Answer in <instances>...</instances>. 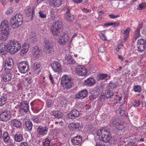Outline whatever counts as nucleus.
<instances>
[{
  "instance_id": "nucleus-46",
  "label": "nucleus",
  "mask_w": 146,
  "mask_h": 146,
  "mask_svg": "<svg viewBox=\"0 0 146 146\" xmlns=\"http://www.w3.org/2000/svg\"><path fill=\"white\" fill-rule=\"evenodd\" d=\"M27 9H28L27 13H28L29 15H30V14L31 13L33 14L34 8L33 7L29 6L27 7Z\"/></svg>"
},
{
  "instance_id": "nucleus-61",
  "label": "nucleus",
  "mask_w": 146,
  "mask_h": 146,
  "mask_svg": "<svg viewBox=\"0 0 146 146\" xmlns=\"http://www.w3.org/2000/svg\"><path fill=\"white\" fill-rule=\"evenodd\" d=\"M49 79L50 80L51 82L52 83V84H54V81L53 80V77H52V76H51V74H50L49 75Z\"/></svg>"
},
{
  "instance_id": "nucleus-14",
  "label": "nucleus",
  "mask_w": 146,
  "mask_h": 146,
  "mask_svg": "<svg viewBox=\"0 0 146 146\" xmlns=\"http://www.w3.org/2000/svg\"><path fill=\"white\" fill-rule=\"evenodd\" d=\"M88 94L87 90H84L78 92L76 95V98L77 99H83Z\"/></svg>"
},
{
  "instance_id": "nucleus-38",
  "label": "nucleus",
  "mask_w": 146,
  "mask_h": 146,
  "mask_svg": "<svg viewBox=\"0 0 146 146\" xmlns=\"http://www.w3.org/2000/svg\"><path fill=\"white\" fill-rule=\"evenodd\" d=\"M41 66V64L40 62H35L33 65V69L35 71L38 69Z\"/></svg>"
},
{
  "instance_id": "nucleus-4",
  "label": "nucleus",
  "mask_w": 146,
  "mask_h": 146,
  "mask_svg": "<svg viewBox=\"0 0 146 146\" xmlns=\"http://www.w3.org/2000/svg\"><path fill=\"white\" fill-rule=\"evenodd\" d=\"M61 84L64 89H68L72 87L73 83L71 78L65 75L61 78Z\"/></svg>"
},
{
  "instance_id": "nucleus-42",
  "label": "nucleus",
  "mask_w": 146,
  "mask_h": 146,
  "mask_svg": "<svg viewBox=\"0 0 146 146\" xmlns=\"http://www.w3.org/2000/svg\"><path fill=\"white\" fill-rule=\"evenodd\" d=\"M7 99L4 97H2L0 98V106H2L5 104L7 102Z\"/></svg>"
},
{
  "instance_id": "nucleus-20",
  "label": "nucleus",
  "mask_w": 146,
  "mask_h": 146,
  "mask_svg": "<svg viewBox=\"0 0 146 146\" xmlns=\"http://www.w3.org/2000/svg\"><path fill=\"white\" fill-rule=\"evenodd\" d=\"M48 129L47 127H43L40 126L38 127L37 131L39 135H43L47 134L48 131Z\"/></svg>"
},
{
  "instance_id": "nucleus-54",
  "label": "nucleus",
  "mask_w": 146,
  "mask_h": 146,
  "mask_svg": "<svg viewBox=\"0 0 146 146\" xmlns=\"http://www.w3.org/2000/svg\"><path fill=\"white\" fill-rule=\"evenodd\" d=\"M32 120L36 123H38L39 121V118L36 116H34L32 117Z\"/></svg>"
},
{
  "instance_id": "nucleus-40",
  "label": "nucleus",
  "mask_w": 146,
  "mask_h": 146,
  "mask_svg": "<svg viewBox=\"0 0 146 146\" xmlns=\"http://www.w3.org/2000/svg\"><path fill=\"white\" fill-rule=\"evenodd\" d=\"M99 94L98 92H96L95 91H93L92 95L90 96V98L92 100H94Z\"/></svg>"
},
{
  "instance_id": "nucleus-47",
  "label": "nucleus",
  "mask_w": 146,
  "mask_h": 146,
  "mask_svg": "<svg viewBox=\"0 0 146 146\" xmlns=\"http://www.w3.org/2000/svg\"><path fill=\"white\" fill-rule=\"evenodd\" d=\"M133 89L135 92H139L141 91V87L139 85H136L134 87Z\"/></svg>"
},
{
  "instance_id": "nucleus-33",
  "label": "nucleus",
  "mask_w": 146,
  "mask_h": 146,
  "mask_svg": "<svg viewBox=\"0 0 146 146\" xmlns=\"http://www.w3.org/2000/svg\"><path fill=\"white\" fill-rule=\"evenodd\" d=\"M109 85L110 87V89H115L117 86V82H113L111 81L109 83Z\"/></svg>"
},
{
  "instance_id": "nucleus-34",
  "label": "nucleus",
  "mask_w": 146,
  "mask_h": 146,
  "mask_svg": "<svg viewBox=\"0 0 146 146\" xmlns=\"http://www.w3.org/2000/svg\"><path fill=\"white\" fill-rule=\"evenodd\" d=\"M113 94L114 93L112 90H110L109 88V90L107 91L105 93V96L107 98H109L113 96Z\"/></svg>"
},
{
  "instance_id": "nucleus-45",
  "label": "nucleus",
  "mask_w": 146,
  "mask_h": 146,
  "mask_svg": "<svg viewBox=\"0 0 146 146\" xmlns=\"http://www.w3.org/2000/svg\"><path fill=\"white\" fill-rule=\"evenodd\" d=\"M50 141L48 138L44 140L43 144L44 146H50Z\"/></svg>"
},
{
  "instance_id": "nucleus-50",
  "label": "nucleus",
  "mask_w": 146,
  "mask_h": 146,
  "mask_svg": "<svg viewBox=\"0 0 146 146\" xmlns=\"http://www.w3.org/2000/svg\"><path fill=\"white\" fill-rule=\"evenodd\" d=\"M145 44V41L143 39H140L138 40L137 45H139V44Z\"/></svg>"
},
{
  "instance_id": "nucleus-28",
  "label": "nucleus",
  "mask_w": 146,
  "mask_h": 146,
  "mask_svg": "<svg viewBox=\"0 0 146 146\" xmlns=\"http://www.w3.org/2000/svg\"><path fill=\"white\" fill-rule=\"evenodd\" d=\"M86 85L91 86L94 85L96 83V81L93 78H90L87 79L85 81Z\"/></svg>"
},
{
  "instance_id": "nucleus-44",
  "label": "nucleus",
  "mask_w": 146,
  "mask_h": 146,
  "mask_svg": "<svg viewBox=\"0 0 146 146\" xmlns=\"http://www.w3.org/2000/svg\"><path fill=\"white\" fill-rule=\"evenodd\" d=\"M108 76V75L106 74H100L97 76L98 79V80L100 79H104L105 78Z\"/></svg>"
},
{
  "instance_id": "nucleus-29",
  "label": "nucleus",
  "mask_w": 146,
  "mask_h": 146,
  "mask_svg": "<svg viewBox=\"0 0 146 146\" xmlns=\"http://www.w3.org/2000/svg\"><path fill=\"white\" fill-rule=\"evenodd\" d=\"M3 141L6 143H8L11 142L10 137L7 132L4 133L3 135Z\"/></svg>"
},
{
  "instance_id": "nucleus-12",
  "label": "nucleus",
  "mask_w": 146,
  "mask_h": 146,
  "mask_svg": "<svg viewBox=\"0 0 146 146\" xmlns=\"http://www.w3.org/2000/svg\"><path fill=\"white\" fill-rule=\"evenodd\" d=\"M51 67L55 72L60 73L62 68L61 65L58 62L54 61L51 64Z\"/></svg>"
},
{
  "instance_id": "nucleus-25",
  "label": "nucleus",
  "mask_w": 146,
  "mask_h": 146,
  "mask_svg": "<svg viewBox=\"0 0 146 146\" xmlns=\"http://www.w3.org/2000/svg\"><path fill=\"white\" fill-rule=\"evenodd\" d=\"M76 69L77 73H87L86 68L83 65L76 66Z\"/></svg>"
},
{
  "instance_id": "nucleus-37",
  "label": "nucleus",
  "mask_w": 146,
  "mask_h": 146,
  "mask_svg": "<svg viewBox=\"0 0 146 146\" xmlns=\"http://www.w3.org/2000/svg\"><path fill=\"white\" fill-rule=\"evenodd\" d=\"M140 29L138 27H137L136 30L135 31L134 33V39L135 40H136L137 38H138L140 35Z\"/></svg>"
},
{
  "instance_id": "nucleus-16",
  "label": "nucleus",
  "mask_w": 146,
  "mask_h": 146,
  "mask_svg": "<svg viewBox=\"0 0 146 146\" xmlns=\"http://www.w3.org/2000/svg\"><path fill=\"white\" fill-rule=\"evenodd\" d=\"M29 44L28 43L25 42L23 44L22 49L20 52L21 56H23L27 53L29 50Z\"/></svg>"
},
{
  "instance_id": "nucleus-36",
  "label": "nucleus",
  "mask_w": 146,
  "mask_h": 146,
  "mask_svg": "<svg viewBox=\"0 0 146 146\" xmlns=\"http://www.w3.org/2000/svg\"><path fill=\"white\" fill-rule=\"evenodd\" d=\"M11 79V74H4L3 77V79L5 81H8Z\"/></svg>"
},
{
  "instance_id": "nucleus-64",
  "label": "nucleus",
  "mask_w": 146,
  "mask_h": 146,
  "mask_svg": "<svg viewBox=\"0 0 146 146\" xmlns=\"http://www.w3.org/2000/svg\"><path fill=\"white\" fill-rule=\"evenodd\" d=\"M95 146H105L103 144H101L100 142H98L96 143Z\"/></svg>"
},
{
  "instance_id": "nucleus-62",
  "label": "nucleus",
  "mask_w": 146,
  "mask_h": 146,
  "mask_svg": "<svg viewBox=\"0 0 146 146\" xmlns=\"http://www.w3.org/2000/svg\"><path fill=\"white\" fill-rule=\"evenodd\" d=\"M105 97H106L105 96V95H101L100 96V100L101 101H103L104 100Z\"/></svg>"
},
{
  "instance_id": "nucleus-10",
  "label": "nucleus",
  "mask_w": 146,
  "mask_h": 146,
  "mask_svg": "<svg viewBox=\"0 0 146 146\" xmlns=\"http://www.w3.org/2000/svg\"><path fill=\"white\" fill-rule=\"evenodd\" d=\"M68 127L69 129L72 131L75 130L78 131L83 128V125L82 123L73 122L69 124Z\"/></svg>"
},
{
  "instance_id": "nucleus-11",
  "label": "nucleus",
  "mask_w": 146,
  "mask_h": 146,
  "mask_svg": "<svg viewBox=\"0 0 146 146\" xmlns=\"http://www.w3.org/2000/svg\"><path fill=\"white\" fill-rule=\"evenodd\" d=\"M18 67L21 73H26L29 70V66L27 62L19 63Z\"/></svg>"
},
{
  "instance_id": "nucleus-21",
  "label": "nucleus",
  "mask_w": 146,
  "mask_h": 146,
  "mask_svg": "<svg viewBox=\"0 0 146 146\" xmlns=\"http://www.w3.org/2000/svg\"><path fill=\"white\" fill-rule=\"evenodd\" d=\"M9 44V41L6 44L2 43L0 44V53L4 52L7 50L10 52V47Z\"/></svg>"
},
{
  "instance_id": "nucleus-6",
  "label": "nucleus",
  "mask_w": 146,
  "mask_h": 146,
  "mask_svg": "<svg viewBox=\"0 0 146 146\" xmlns=\"http://www.w3.org/2000/svg\"><path fill=\"white\" fill-rule=\"evenodd\" d=\"M69 40V34L67 31H66L63 33L62 35L59 37L58 42L61 45H64Z\"/></svg>"
},
{
  "instance_id": "nucleus-24",
  "label": "nucleus",
  "mask_w": 146,
  "mask_h": 146,
  "mask_svg": "<svg viewBox=\"0 0 146 146\" xmlns=\"http://www.w3.org/2000/svg\"><path fill=\"white\" fill-rule=\"evenodd\" d=\"M65 60L69 64H72L76 63L72 56L70 54L66 55L65 56Z\"/></svg>"
},
{
  "instance_id": "nucleus-5",
  "label": "nucleus",
  "mask_w": 146,
  "mask_h": 146,
  "mask_svg": "<svg viewBox=\"0 0 146 146\" xmlns=\"http://www.w3.org/2000/svg\"><path fill=\"white\" fill-rule=\"evenodd\" d=\"M62 25V23L59 21L53 23L50 28V29L54 35L57 36L59 35Z\"/></svg>"
},
{
  "instance_id": "nucleus-22",
  "label": "nucleus",
  "mask_w": 146,
  "mask_h": 146,
  "mask_svg": "<svg viewBox=\"0 0 146 146\" xmlns=\"http://www.w3.org/2000/svg\"><path fill=\"white\" fill-rule=\"evenodd\" d=\"M79 115V111L76 110H73L68 115V117L72 119L76 118L78 117Z\"/></svg>"
},
{
  "instance_id": "nucleus-9",
  "label": "nucleus",
  "mask_w": 146,
  "mask_h": 146,
  "mask_svg": "<svg viewBox=\"0 0 146 146\" xmlns=\"http://www.w3.org/2000/svg\"><path fill=\"white\" fill-rule=\"evenodd\" d=\"M13 60L10 58L6 59L5 65V70L6 73H9L13 67Z\"/></svg>"
},
{
  "instance_id": "nucleus-63",
  "label": "nucleus",
  "mask_w": 146,
  "mask_h": 146,
  "mask_svg": "<svg viewBox=\"0 0 146 146\" xmlns=\"http://www.w3.org/2000/svg\"><path fill=\"white\" fill-rule=\"evenodd\" d=\"M81 1L82 4L84 5H86L88 2V0H81Z\"/></svg>"
},
{
  "instance_id": "nucleus-23",
  "label": "nucleus",
  "mask_w": 146,
  "mask_h": 146,
  "mask_svg": "<svg viewBox=\"0 0 146 146\" xmlns=\"http://www.w3.org/2000/svg\"><path fill=\"white\" fill-rule=\"evenodd\" d=\"M9 33V31H3L0 34V40L3 41H6Z\"/></svg>"
},
{
  "instance_id": "nucleus-57",
  "label": "nucleus",
  "mask_w": 146,
  "mask_h": 146,
  "mask_svg": "<svg viewBox=\"0 0 146 146\" xmlns=\"http://www.w3.org/2000/svg\"><path fill=\"white\" fill-rule=\"evenodd\" d=\"M139 7H140V9H144L145 7H146V3H142L139 5Z\"/></svg>"
},
{
  "instance_id": "nucleus-30",
  "label": "nucleus",
  "mask_w": 146,
  "mask_h": 146,
  "mask_svg": "<svg viewBox=\"0 0 146 146\" xmlns=\"http://www.w3.org/2000/svg\"><path fill=\"white\" fill-rule=\"evenodd\" d=\"M25 123L27 129L29 131H31L33 125L31 121L29 120H28L25 121Z\"/></svg>"
},
{
  "instance_id": "nucleus-2",
  "label": "nucleus",
  "mask_w": 146,
  "mask_h": 146,
  "mask_svg": "<svg viewBox=\"0 0 146 146\" xmlns=\"http://www.w3.org/2000/svg\"><path fill=\"white\" fill-rule=\"evenodd\" d=\"M23 16L21 14H17L11 19L10 24L13 29L17 28L23 24Z\"/></svg>"
},
{
  "instance_id": "nucleus-27",
  "label": "nucleus",
  "mask_w": 146,
  "mask_h": 146,
  "mask_svg": "<svg viewBox=\"0 0 146 146\" xmlns=\"http://www.w3.org/2000/svg\"><path fill=\"white\" fill-rule=\"evenodd\" d=\"M12 125L17 128H19L21 126V123L19 119H13L11 121Z\"/></svg>"
},
{
  "instance_id": "nucleus-17",
  "label": "nucleus",
  "mask_w": 146,
  "mask_h": 146,
  "mask_svg": "<svg viewBox=\"0 0 146 146\" xmlns=\"http://www.w3.org/2000/svg\"><path fill=\"white\" fill-rule=\"evenodd\" d=\"M64 19L70 22H72L74 20V15L70 14V9L68 8L66 11L65 12L64 16Z\"/></svg>"
},
{
  "instance_id": "nucleus-26",
  "label": "nucleus",
  "mask_w": 146,
  "mask_h": 146,
  "mask_svg": "<svg viewBox=\"0 0 146 146\" xmlns=\"http://www.w3.org/2000/svg\"><path fill=\"white\" fill-rule=\"evenodd\" d=\"M82 140V137L79 136L74 137L71 141L74 145H78L81 143Z\"/></svg>"
},
{
  "instance_id": "nucleus-59",
  "label": "nucleus",
  "mask_w": 146,
  "mask_h": 146,
  "mask_svg": "<svg viewBox=\"0 0 146 146\" xmlns=\"http://www.w3.org/2000/svg\"><path fill=\"white\" fill-rule=\"evenodd\" d=\"M123 47V45L122 44H119L117 48H116V50L117 51H119V50L122 48Z\"/></svg>"
},
{
  "instance_id": "nucleus-49",
  "label": "nucleus",
  "mask_w": 146,
  "mask_h": 146,
  "mask_svg": "<svg viewBox=\"0 0 146 146\" xmlns=\"http://www.w3.org/2000/svg\"><path fill=\"white\" fill-rule=\"evenodd\" d=\"M53 115L55 117L60 118L61 117V115L60 114V112L58 111H55L53 112Z\"/></svg>"
},
{
  "instance_id": "nucleus-55",
  "label": "nucleus",
  "mask_w": 146,
  "mask_h": 146,
  "mask_svg": "<svg viewBox=\"0 0 146 146\" xmlns=\"http://www.w3.org/2000/svg\"><path fill=\"white\" fill-rule=\"evenodd\" d=\"M39 14L40 17L42 18H45L46 17V15L45 14H43L41 11L39 12Z\"/></svg>"
},
{
  "instance_id": "nucleus-53",
  "label": "nucleus",
  "mask_w": 146,
  "mask_h": 146,
  "mask_svg": "<svg viewBox=\"0 0 146 146\" xmlns=\"http://www.w3.org/2000/svg\"><path fill=\"white\" fill-rule=\"evenodd\" d=\"M106 48L104 46L100 47L98 49V52H105L106 51Z\"/></svg>"
},
{
  "instance_id": "nucleus-35",
  "label": "nucleus",
  "mask_w": 146,
  "mask_h": 146,
  "mask_svg": "<svg viewBox=\"0 0 146 146\" xmlns=\"http://www.w3.org/2000/svg\"><path fill=\"white\" fill-rule=\"evenodd\" d=\"M117 113H119L121 116H123L125 114V111L123 109L122 105H121L118 109L116 111Z\"/></svg>"
},
{
  "instance_id": "nucleus-60",
  "label": "nucleus",
  "mask_w": 146,
  "mask_h": 146,
  "mask_svg": "<svg viewBox=\"0 0 146 146\" xmlns=\"http://www.w3.org/2000/svg\"><path fill=\"white\" fill-rule=\"evenodd\" d=\"M20 144V146H29L28 144L26 142H21Z\"/></svg>"
},
{
  "instance_id": "nucleus-1",
  "label": "nucleus",
  "mask_w": 146,
  "mask_h": 146,
  "mask_svg": "<svg viewBox=\"0 0 146 146\" xmlns=\"http://www.w3.org/2000/svg\"><path fill=\"white\" fill-rule=\"evenodd\" d=\"M97 134L100 141L107 143L109 142L112 145L115 143V138L112 137L107 129L102 127L98 130Z\"/></svg>"
},
{
  "instance_id": "nucleus-7",
  "label": "nucleus",
  "mask_w": 146,
  "mask_h": 146,
  "mask_svg": "<svg viewBox=\"0 0 146 146\" xmlns=\"http://www.w3.org/2000/svg\"><path fill=\"white\" fill-rule=\"evenodd\" d=\"M32 55L35 59H38L41 58L42 56V51L41 49L38 46H34L32 51Z\"/></svg>"
},
{
  "instance_id": "nucleus-48",
  "label": "nucleus",
  "mask_w": 146,
  "mask_h": 146,
  "mask_svg": "<svg viewBox=\"0 0 146 146\" xmlns=\"http://www.w3.org/2000/svg\"><path fill=\"white\" fill-rule=\"evenodd\" d=\"M133 106L135 107H138L140 105V101L138 100H135L133 103Z\"/></svg>"
},
{
  "instance_id": "nucleus-32",
  "label": "nucleus",
  "mask_w": 146,
  "mask_h": 146,
  "mask_svg": "<svg viewBox=\"0 0 146 146\" xmlns=\"http://www.w3.org/2000/svg\"><path fill=\"white\" fill-rule=\"evenodd\" d=\"M51 2L56 7H58L62 4L61 0H52Z\"/></svg>"
},
{
  "instance_id": "nucleus-52",
  "label": "nucleus",
  "mask_w": 146,
  "mask_h": 146,
  "mask_svg": "<svg viewBox=\"0 0 146 146\" xmlns=\"http://www.w3.org/2000/svg\"><path fill=\"white\" fill-rule=\"evenodd\" d=\"M119 25V23L118 21L111 23V26H112V27L113 28L117 27Z\"/></svg>"
},
{
  "instance_id": "nucleus-18",
  "label": "nucleus",
  "mask_w": 146,
  "mask_h": 146,
  "mask_svg": "<svg viewBox=\"0 0 146 146\" xmlns=\"http://www.w3.org/2000/svg\"><path fill=\"white\" fill-rule=\"evenodd\" d=\"M130 31V28L129 27L127 28L125 30H121V33L123 37L124 43L126 42L128 38Z\"/></svg>"
},
{
  "instance_id": "nucleus-13",
  "label": "nucleus",
  "mask_w": 146,
  "mask_h": 146,
  "mask_svg": "<svg viewBox=\"0 0 146 146\" xmlns=\"http://www.w3.org/2000/svg\"><path fill=\"white\" fill-rule=\"evenodd\" d=\"M21 110H23L25 112H27L29 110L28 103L26 101H23L20 103L19 107Z\"/></svg>"
},
{
  "instance_id": "nucleus-3",
  "label": "nucleus",
  "mask_w": 146,
  "mask_h": 146,
  "mask_svg": "<svg viewBox=\"0 0 146 146\" xmlns=\"http://www.w3.org/2000/svg\"><path fill=\"white\" fill-rule=\"evenodd\" d=\"M9 44L10 47V52L11 54L17 52L21 47L20 43L15 39L9 40Z\"/></svg>"
},
{
  "instance_id": "nucleus-39",
  "label": "nucleus",
  "mask_w": 146,
  "mask_h": 146,
  "mask_svg": "<svg viewBox=\"0 0 146 146\" xmlns=\"http://www.w3.org/2000/svg\"><path fill=\"white\" fill-rule=\"evenodd\" d=\"M145 44H142V45L139 44V45H137V50L140 52H141L143 51L144 50L145 47Z\"/></svg>"
},
{
  "instance_id": "nucleus-58",
  "label": "nucleus",
  "mask_w": 146,
  "mask_h": 146,
  "mask_svg": "<svg viewBox=\"0 0 146 146\" xmlns=\"http://www.w3.org/2000/svg\"><path fill=\"white\" fill-rule=\"evenodd\" d=\"M109 17L111 18L114 19L117 18L119 17V16L114 15L113 14H110L109 15Z\"/></svg>"
},
{
  "instance_id": "nucleus-8",
  "label": "nucleus",
  "mask_w": 146,
  "mask_h": 146,
  "mask_svg": "<svg viewBox=\"0 0 146 146\" xmlns=\"http://www.w3.org/2000/svg\"><path fill=\"white\" fill-rule=\"evenodd\" d=\"M44 50L47 54L51 55L54 51L53 44L49 42H46L44 46Z\"/></svg>"
},
{
  "instance_id": "nucleus-19",
  "label": "nucleus",
  "mask_w": 146,
  "mask_h": 146,
  "mask_svg": "<svg viewBox=\"0 0 146 146\" xmlns=\"http://www.w3.org/2000/svg\"><path fill=\"white\" fill-rule=\"evenodd\" d=\"M8 23L7 21H4L1 22L0 25V31H9Z\"/></svg>"
},
{
  "instance_id": "nucleus-51",
  "label": "nucleus",
  "mask_w": 146,
  "mask_h": 146,
  "mask_svg": "<svg viewBox=\"0 0 146 146\" xmlns=\"http://www.w3.org/2000/svg\"><path fill=\"white\" fill-rule=\"evenodd\" d=\"M99 36L103 40H106V38L105 35L104 34L102 33H100L99 34Z\"/></svg>"
},
{
  "instance_id": "nucleus-41",
  "label": "nucleus",
  "mask_w": 146,
  "mask_h": 146,
  "mask_svg": "<svg viewBox=\"0 0 146 146\" xmlns=\"http://www.w3.org/2000/svg\"><path fill=\"white\" fill-rule=\"evenodd\" d=\"M95 90L93 91H95L96 92H98V94H99V93L102 91L103 89V87L101 86L100 85H97L96 88Z\"/></svg>"
},
{
  "instance_id": "nucleus-43",
  "label": "nucleus",
  "mask_w": 146,
  "mask_h": 146,
  "mask_svg": "<svg viewBox=\"0 0 146 146\" xmlns=\"http://www.w3.org/2000/svg\"><path fill=\"white\" fill-rule=\"evenodd\" d=\"M14 12L13 8L12 7H10L5 11V14L7 15H10Z\"/></svg>"
},
{
  "instance_id": "nucleus-56",
  "label": "nucleus",
  "mask_w": 146,
  "mask_h": 146,
  "mask_svg": "<svg viewBox=\"0 0 146 146\" xmlns=\"http://www.w3.org/2000/svg\"><path fill=\"white\" fill-rule=\"evenodd\" d=\"M81 10L84 13H87L90 11V10L84 7H83L81 8Z\"/></svg>"
},
{
  "instance_id": "nucleus-31",
  "label": "nucleus",
  "mask_w": 146,
  "mask_h": 146,
  "mask_svg": "<svg viewBox=\"0 0 146 146\" xmlns=\"http://www.w3.org/2000/svg\"><path fill=\"white\" fill-rule=\"evenodd\" d=\"M23 139V136L21 134H16L14 135V140L18 142H20Z\"/></svg>"
},
{
  "instance_id": "nucleus-15",
  "label": "nucleus",
  "mask_w": 146,
  "mask_h": 146,
  "mask_svg": "<svg viewBox=\"0 0 146 146\" xmlns=\"http://www.w3.org/2000/svg\"><path fill=\"white\" fill-rule=\"evenodd\" d=\"M10 112L9 111H3L0 114V119L3 121H7L10 118Z\"/></svg>"
}]
</instances>
